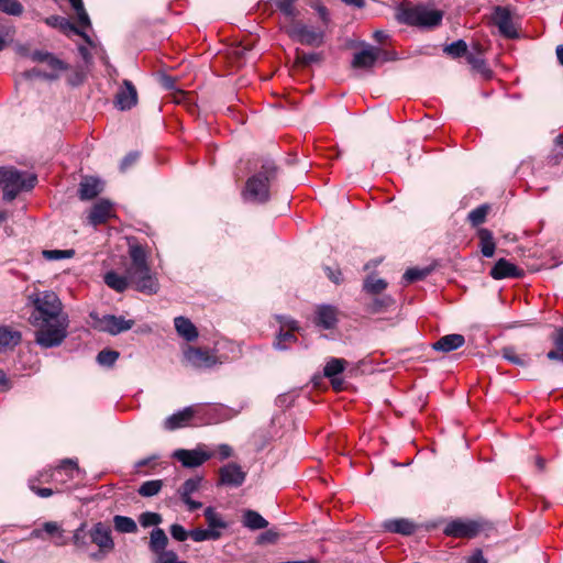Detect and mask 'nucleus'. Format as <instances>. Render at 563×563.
Here are the masks:
<instances>
[{
	"mask_svg": "<svg viewBox=\"0 0 563 563\" xmlns=\"http://www.w3.org/2000/svg\"><path fill=\"white\" fill-rule=\"evenodd\" d=\"M174 324L177 333L188 342L195 341L199 335L196 325L186 317H176Z\"/></svg>",
	"mask_w": 563,
	"mask_h": 563,
	"instance_id": "b1692460",
	"label": "nucleus"
},
{
	"mask_svg": "<svg viewBox=\"0 0 563 563\" xmlns=\"http://www.w3.org/2000/svg\"><path fill=\"white\" fill-rule=\"evenodd\" d=\"M201 481L202 478L198 476L188 478L178 489L180 499L186 504L188 510L190 511L200 509L202 507L200 501L191 499V495L199 489Z\"/></svg>",
	"mask_w": 563,
	"mask_h": 563,
	"instance_id": "f3484780",
	"label": "nucleus"
},
{
	"mask_svg": "<svg viewBox=\"0 0 563 563\" xmlns=\"http://www.w3.org/2000/svg\"><path fill=\"white\" fill-rule=\"evenodd\" d=\"M77 20H78V23L82 27L90 26V19H89L88 13L86 12L85 8L81 9L80 11H77Z\"/></svg>",
	"mask_w": 563,
	"mask_h": 563,
	"instance_id": "0e129e2a",
	"label": "nucleus"
},
{
	"mask_svg": "<svg viewBox=\"0 0 563 563\" xmlns=\"http://www.w3.org/2000/svg\"><path fill=\"white\" fill-rule=\"evenodd\" d=\"M33 311L30 322L36 328L35 342L44 347L59 346L67 336L69 319L63 312V305L53 291H41L30 297Z\"/></svg>",
	"mask_w": 563,
	"mask_h": 563,
	"instance_id": "f257e3e1",
	"label": "nucleus"
},
{
	"mask_svg": "<svg viewBox=\"0 0 563 563\" xmlns=\"http://www.w3.org/2000/svg\"><path fill=\"white\" fill-rule=\"evenodd\" d=\"M285 325H287L289 328V331L280 330V332L278 333V335L276 338V341L274 343L275 347L278 349V350H286V349H288L297 340L295 334L292 333V331L295 329H297L296 322L292 321V320L291 321H285Z\"/></svg>",
	"mask_w": 563,
	"mask_h": 563,
	"instance_id": "cd10ccee",
	"label": "nucleus"
},
{
	"mask_svg": "<svg viewBox=\"0 0 563 563\" xmlns=\"http://www.w3.org/2000/svg\"><path fill=\"white\" fill-rule=\"evenodd\" d=\"M278 168L274 161H262L261 169L251 176L242 192L243 198L251 202L265 203L271 198V185L277 178Z\"/></svg>",
	"mask_w": 563,
	"mask_h": 563,
	"instance_id": "7ed1b4c3",
	"label": "nucleus"
},
{
	"mask_svg": "<svg viewBox=\"0 0 563 563\" xmlns=\"http://www.w3.org/2000/svg\"><path fill=\"white\" fill-rule=\"evenodd\" d=\"M135 289L145 295H155L159 290V283L155 274L144 276L134 285Z\"/></svg>",
	"mask_w": 563,
	"mask_h": 563,
	"instance_id": "c756f323",
	"label": "nucleus"
},
{
	"mask_svg": "<svg viewBox=\"0 0 563 563\" xmlns=\"http://www.w3.org/2000/svg\"><path fill=\"white\" fill-rule=\"evenodd\" d=\"M443 11L428 4L401 5L397 10L398 22L419 29H434L443 20Z\"/></svg>",
	"mask_w": 563,
	"mask_h": 563,
	"instance_id": "20e7f679",
	"label": "nucleus"
},
{
	"mask_svg": "<svg viewBox=\"0 0 563 563\" xmlns=\"http://www.w3.org/2000/svg\"><path fill=\"white\" fill-rule=\"evenodd\" d=\"M183 355L186 365L198 369L211 368L214 365L221 363L218 360V356L207 349L186 345Z\"/></svg>",
	"mask_w": 563,
	"mask_h": 563,
	"instance_id": "6e6552de",
	"label": "nucleus"
},
{
	"mask_svg": "<svg viewBox=\"0 0 563 563\" xmlns=\"http://www.w3.org/2000/svg\"><path fill=\"white\" fill-rule=\"evenodd\" d=\"M43 530H44V533L55 538L54 543L56 545L60 547V545H65L67 543L65 536H64V530L62 529L60 525L57 523L56 521L44 522Z\"/></svg>",
	"mask_w": 563,
	"mask_h": 563,
	"instance_id": "72a5a7b5",
	"label": "nucleus"
},
{
	"mask_svg": "<svg viewBox=\"0 0 563 563\" xmlns=\"http://www.w3.org/2000/svg\"><path fill=\"white\" fill-rule=\"evenodd\" d=\"M387 287L386 280L382 278H374L372 276H368L363 285V288L366 292L372 295L380 294L383 290H385Z\"/></svg>",
	"mask_w": 563,
	"mask_h": 563,
	"instance_id": "79ce46f5",
	"label": "nucleus"
},
{
	"mask_svg": "<svg viewBox=\"0 0 563 563\" xmlns=\"http://www.w3.org/2000/svg\"><path fill=\"white\" fill-rule=\"evenodd\" d=\"M74 254V250H48L43 252L45 258L54 261L62 258H70Z\"/></svg>",
	"mask_w": 563,
	"mask_h": 563,
	"instance_id": "3c124183",
	"label": "nucleus"
},
{
	"mask_svg": "<svg viewBox=\"0 0 563 563\" xmlns=\"http://www.w3.org/2000/svg\"><path fill=\"white\" fill-rule=\"evenodd\" d=\"M3 199L12 201L22 191H29L36 185L37 178L33 174L22 173L16 169L0 168Z\"/></svg>",
	"mask_w": 563,
	"mask_h": 563,
	"instance_id": "39448f33",
	"label": "nucleus"
},
{
	"mask_svg": "<svg viewBox=\"0 0 563 563\" xmlns=\"http://www.w3.org/2000/svg\"><path fill=\"white\" fill-rule=\"evenodd\" d=\"M162 520L163 519L159 514L151 511L142 512L139 517V522L144 528L158 526L162 522Z\"/></svg>",
	"mask_w": 563,
	"mask_h": 563,
	"instance_id": "49530a36",
	"label": "nucleus"
},
{
	"mask_svg": "<svg viewBox=\"0 0 563 563\" xmlns=\"http://www.w3.org/2000/svg\"><path fill=\"white\" fill-rule=\"evenodd\" d=\"M49 52L44 51H34L29 56L33 62L44 63L48 56Z\"/></svg>",
	"mask_w": 563,
	"mask_h": 563,
	"instance_id": "69168bd1",
	"label": "nucleus"
},
{
	"mask_svg": "<svg viewBox=\"0 0 563 563\" xmlns=\"http://www.w3.org/2000/svg\"><path fill=\"white\" fill-rule=\"evenodd\" d=\"M21 341L19 331L10 330L8 327H0V352L12 349Z\"/></svg>",
	"mask_w": 563,
	"mask_h": 563,
	"instance_id": "bb28decb",
	"label": "nucleus"
},
{
	"mask_svg": "<svg viewBox=\"0 0 563 563\" xmlns=\"http://www.w3.org/2000/svg\"><path fill=\"white\" fill-rule=\"evenodd\" d=\"M46 23L52 26H60V27H69L71 31H74L76 34L80 35L86 42L90 43L89 36L80 31L77 26L74 24H70L68 20L65 18L58 16V15H52L46 19Z\"/></svg>",
	"mask_w": 563,
	"mask_h": 563,
	"instance_id": "e433bc0d",
	"label": "nucleus"
},
{
	"mask_svg": "<svg viewBox=\"0 0 563 563\" xmlns=\"http://www.w3.org/2000/svg\"><path fill=\"white\" fill-rule=\"evenodd\" d=\"M169 531L172 537L177 541H185L190 537V532L186 531L185 528L178 523L172 525Z\"/></svg>",
	"mask_w": 563,
	"mask_h": 563,
	"instance_id": "864d4df0",
	"label": "nucleus"
},
{
	"mask_svg": "<svg viewBox=\"0 0 563 563\" xmlns=\"http://www.w3.org/2000/svg\"><path fill=\"white\" fill-rule=\"evenodd\" d=\"M163 487V482L161 479H153L144 482L137 493L143 497H152L157 495Z\"/></svg>",
	"mask_w": 563,
	"mask_h": 563,
	"instance_id": "a19ab883",
	"label": "nucleus"
},
{
	"mask_svg": "<svg viewBox=\"0 0 563 563\" xmlns=\"http://www.w3.org/2000/svg\"><path fill=\"white\" fill-rule=\"evenodd\" d=\"M325 273L328 278L333 282L334 284L339 285L342 283V273L340 269H333L331 267H325Z\"/></svg>",
	"mask_w": 563,
	"mask_h": 563,
	"instance_id": "052dcab7",
	"label": "nucleus"
},
{
	"mask_svg": "<svg viewBox=\"0 0 563 563\" xmlns=\"http://www.w3.org/2000/svg\"><path fill=\"white\" fill-rule=\"evenodd\" d=\"M467 62L476 69H482L483 66H485V63L482 58L475 56L474 54H468L466 56Z\"/></svg>",
	"mask_w": 563,
	"mask_h": 563,
	"instance_id": "338daca9",
	"label": "nucleus"
},
{
	"mask_svg": "<svg viewBox=\"0 0 563 563\" xmlns=\"http://www.w3.org/2000/svg\"><path fill=\"white\" fill-rule=\"evenodd\" d=\"M501 355L505 360L518 366L525 367L528 366L530 363V358L527 354L518 355L515 347L512 346L503 347Z\"/></svg>",
	"mask_w": 563,
	"mask_h": 563,
	"instance_id": "f704fd0d",
	"label": "nucleus"
},
{
	"mask_svg": "<svg viewBox=\"0 0 563 563\" xmlns=\"http://www.w3.org/2000/svg\"><path fill=\"white\" fill-rule=\"evenodd\" d=\"M432 271H433V267H431V266H427V267H422V268L412 267L405 272L402 278L408 284L415 283L418 280L424 279L427 276H429L432 273Z\"/></svg>",
	"mask_w": 563,
	"mask_h": 563,
	"instance_id": "4c0bfd02",
	"label": "nucleus"
},
{
	"mask_svg": "<svg viewBox=\"0 0 563 563\" xmlns=\"http://www.w3.org/2000/svg\"><path fill=\"white\" fill-rule=\"evenodd\" d=\"M551 339L555 347L563 350V327L555 329Z\"/></svg>",
	"mask_w": 563,
	"mask_h": 563,
	"instance_id": "680f3d73",
	"label": "nucleus"
},
{
	"mask_svg": "<svg viewBox=\"0 0 563 563\" xmlns=\"http://www.w3.org/2000/svg\"><path fill=\"white\" fill-rule=\"evenodd\" d=\"M115 106L122 110H130L137 103V91L132 81L124 79L123 85L115 95Z\"/></svg>",
	"mask_w": 563,
	"mask_h": 563,
	"instance_id": "2eb2a0df",
	"label": "nucleus"
},
{
	"mask_svg": "<svg viewBox=\"0 0 563 563\" xmlns=\"http://www.w3.org/2000/svg\"><path fill=\"white\" fill-rule=\"evenodd\" d=\"M103 282L109 288L118 292H123L130 283L128 274L123 276L114 271L107 272L103 276Z\"/></svg>",
	"mask_w": 563,
	"mask_h": 563,
	"instance_id": "393cba45",
	"label": "nucleus"
},
{
	"mask_svg": "<svg viewBox=\"0 0 563 563\" xmlns=\"http://www.w3.org/2000/svg\"><path fill=\"white\" fill-rule=\"evenodd\" d=\"M312 8H314L319 14V18L320 20L322 21V23L324 25H328L329 22H330V14H329V11L328 9L321 4V3H317L316 5H312Z\"/></svg>",
	"mask_w": 563,
	"mask_h": 563,
	"instance_id": "bf43d9fd",
	"label": "nucleus"
},
{
	"mask_svg": "<svg viewBox=\"0 0 563 563\" xmlns=\"http://www.w3.org/2000/svg\"><path fill=\"white\" fill-rule=\"evenodd\" d=\"M489 207L486 205H482L475 209H473L468 216L467 219L471 222L473 227H478L482 223L485 222L487 213H488Z\"/></svg>",
	"mask_w": 563,
	"mask_h": 563,
	"instance_id": "37998d69",
	"label": "nucleus"
},
{
	"mask_svg": "<svg viewBox=\"0 0 563 563\" xmlns=\"http://www.w3.org/2000/svg\"><path fill=\"white\" fill-rule=\"evenodd\" d=\"M26 78L41 77L47 80H55L58 78L57 73H42L41 70L33 68L24 73Z\"/></svg>",
	"mask_w": 563,
	"mask_h": 563,
	"instance_id": "5fc2aeb1",
	"label": "nucleus"
},
{
	"mask_svg": "<svg viewBox=\"0 0 563 563\" xmlns=\"http://www.w3.org/2000/svg\"><path fill=\"white\" fill-rule=\"evenodd\" d=\"M316 323L323 329H332L338 322V310L333 306H320L316 312Z\"/></svg>",
	"mask_w": 563,
	"mask_h": 563,
	"instance_id": "5701e85b",
	"label": "nucleus"
},
{
	"mask_svg": "<svg viewBox=\"0 0 563 563\" xmlns=\"http://www.w3.org/2000/svg\"><path fill=\"white\" fill-rule=\"evenodd\" d=\"M465 344V338L462 334L453 333L441 336L432 344L433 350L449 353L455 351Z\"/></svg>",
	"mask_w": 563,
	"mask_h": 563,
	"instance_id": "4be33fe9",
	"label": "nucleus"
},
{
	"mask_svg": "<svg viewBox=\"0 0 563 563\" xmlns=\"http://www.w3.org/2000/svg\"><path fill=\"white\" fill-rule=\"evenodd\" d=\"M522 274V269L505 258H499L489 272V275L496 280L504 278H517L521 277Z\"/></svg>",
	"mask_w": 563,
	"mask_h": 563,
	"instance_id": "6ab92c4d",
	"label": "nucleus"
},
{
	"mask_svg": "<svg viewBox=\"0 0 563 563\" xmlns=\"http://www.w3.org/2000/svg\"><path fill=\"white\" fill-rule=\"evenodd\" d=\"M297 0H275V4L277 9L287 18H290L291 21L297 16V9L295 8V2Z\"/></svg>",
	"mask_w": 563,
	"mask_h": 563,
	"instance_id": "a18cd8bd",
	"label": "nucleus"
},
{
	"mask_svg": "<svg viewBox=\"0 0 563 563\" xmlns=\"http://www.w3.org/2000/svg\"><path fill=\"white\" fill-rule=\"evenodd\" d=\"M156 559L153 563H186L184 561H180L178 555L174 551H162L157 552Z\"/></svg>",
	"mask_w": 563,
	"mask_h": 563,
	"instance_id": "8fccbe9b",
	"label": "nucleus"
},
{
	"mask_svg": "<svg viewBox=\"0 0 563 563\" xmlns=\"http://www.w3.org/2000/svg\"><path fill=\"white\" fill-rule=\"evenodd\" d=\"M347 362L344 358H331L327 362L323 374L328 378H335L336 375L341 374Z\"/></svg>",
	"mask_w": 563,
	"mask_h": 563,
	"instance_id": "c9c22d12",
	"label": "nucleus"
},
{
	"mask_svg": "<svg viewBox=\"0 0 563 563\" xmlns=\"http://www.w3.org/2000/svg\"><path fill=\"white\" fill-rule=\"evenodd\" d=\"M119 358V352L113 350H102L97 355V362L102 366H112Z\"/></svg>",
	"mask_w": 563,
	"mask_h": 563,
	"instance_id": "09e8293b",
	"label": "nucleus"
},
{
	"mask_svg": "<svg viewBox=\"0 0 563 563\" xmlns=\"http://www.w3.org/2000/svg\"><path fill=\"white\" fill-rule=\"evenodd\" d=\"M243 525L251 530L265 529L268 521L255 510H246L243 514Z\"/></svg>",
	"mask_w": 563,
	"mask_h": 563,
	"instance_id": "2f4dec72",
	"label": "nucleus"
},
{
	"mask_svg": "<svg viewBox=\"0 0 563 563\" xmlns=\"http://www.w3.org/2000/svg\"><path fill=\"white\" fill-rule=\"evenodd\" d=\"M113 526L114 529L120 533H136L137 525L136 522L126 516L115 515L113 517Z\"/></svg>",
	"mask_w": 563,
	"mask_h": 563,
	"instance_id": "473e14b6",
	"label": "nucleus"
},
{
	"mask_svg": "<svg viewBox=\"0 0 563 563\" xmlns=\"http://www.w3.org/2000/svg\"><path fill=\"white\" fill-rule=\"evenodd\" d=\"M481 252L485 257H492L495 253L496 244L493 233L485 228L478 230Z\"/></svg>",
	"mask_w": 563,
	"mask_h": 563,
	"instance_id": "c85d7f7f",
	"label": "nucleus"
},
{
	"mask_svg": "<svg viewBox=\"0 0 563 563\" xmlns=\"http://www.w3.org/2000/svg\"><path fill=\"white\" fill-rule=\"evenodd\" d=\"M101 191V184L96 178H87L80 183L79 198L81 200H90L99 195Z\"/></svg>",
	"mask_w": 563,
	"mask_h": 563,
	"instance_id": "a878e982",
	"label": "nucleus"
},
{
	"mask_svg": "<svg viewBox=\"0 0 563 563\" xmlns=\"http://www.w3.org/2000/svg\"><path fill=\"white\" fill-rule=\"evenodd\" d=\"M79 473L80 468L77 464V461L73 459H65L60 461L59 465L53 471H44L40 476L42 481L46 483L55 482L66 484L67 482L74 479Z\"/></svg>",
	"mask_w": 563,
	"mask_h": 563,
	"instance_id": "1a4fd4ad",
	"label": "nucleus"
},
{
	"mask_svg": "<svg viewBox=\"0 0 563 563\" xmlns=\"http://www.w3.org/2000/svg\"><path fill=\"white\" fill-rule=\"evenodd\" d=\"M211 453L205 452L200 449L187 450L178 449L174 451L173 457L177 460L184 467L195 468L201 466L205 462L210 460Z\"/></svg>",
	"mask_w": 563,
	"mask_h": 563,
	"instance_id": "9b49d317",
	"label": "nucleus"
},
{
	"mask_svg": "<svg viewBox=\"0 0 563 563\" xmlns=\"http://www.w3.org/2000/svg\"><path fill=\"white\" fill-rule=\"evenodd\" d=\"M444 52L453 58L462 57L467 53V44L463 40H457L446 45Z\"/></svg>",
	"mask_w": 563,
	"mask_h": 563,
	"instance_id": "c03bdc74",
	"label": "nucleus"
},
{
	"mask_svg": "<svg viewBox=\"0 0 563 563\" xmlns=\"http://www.w3.org/2000/svg\"><path fill=\"white\" fill-rule=\"evenodd\" d=\"M29 487L32 492H34L37 496L42 498H47L53 495V490L51 488H38L34 484V479L29 482Z\"/></svg>",
	"mask_w": 563,
	"mask_h": 563,
	"instance_id": "13d9d810",
	"label": "nucleus"
},
{
	"mask_svg": "<svg viewBox=\"0 0 563 563\" xmlns=\"http://www.w3.org/2000/svg\"><path fill=\"white\" fill-rule=\"evenodd\" d=\"M494 24L501 35L508 38H516L518 32L512 23L510 11L504 7H496L493 14Z\"/></svg>",
	"mask_w": 563,
	"mask_h": 563,
	"instance_id": "ddd939ff",
	"label": "nucleus"
},
{
	"mask_svg": "<svg viewBox=\"0 0 563 563\" xmlns=\"http://www.w3.org/2000/svg\"><path fill=\"white\" fill-rule=\"evenodd\" d=\"M129 255L131 258V265L126 269L129 282L134 285L137 280L144 276L153 274L147 264V254L145 249L141 244H130Z\"/></svg>",
	"mask_w": 563,
	"mask_h": 563,
	"instance_id": "0eeeda50",
	"label": "nucleus"
},
{
	"mask_svg": "<svg viewBox=\"0 0 563 563\" xmlns=\"http://www.w3.org/2000/svg\"><path fill=\"white\" fill-rule=\"evenodd\" d=\"M288 36L302 45L319 47L324 42V31L320 27L309 26L300 21L292 20L286 27Z\"/></svg>",
	"mask_w": 563,
	"mask_h": 563,
	"instance_id": "423d86ee",
	"label": "nucleus"
},
{
	"mask_svg": "<svg viewBox=\"0 0 563 563\" xmlns=\"http://www.w3.org/2000/svg\"><path fill=\"white\" fill-rule=\"evenodd\" d=\"M205 518L209 529L219 531V529H225L228 527V523L214 511L212 507H207L205 509Z\"/></svg>",
	"mask_w": 563,
	"mask_h": 563,
	"instance_id": "58836bf2",
	"label": "nucleus"
},
{
	"mask_svg": "<svg viewBox=\"0 0 563 563\" xmlns=\"http://www.w3.org/2000/svg\"><path fill=\"white\" fill-rule=\"evenodd\" d=\"M44 63L49 68H52L53 70H56V71H63V70H66L68 68L66 63H64L62 59L57 58L52 53L48 54V56H47L46 60H44Z\"/></svg>",
	"mask_w": 563,
	"mask_h": 563,
	"instance_id": "603ef678",
	"label": "nucleus"
},
{
	"mask_svg": "<svg viewBox=\"0 0 563 563\" xmlns=\"http://www.w3.org/2000/svg\"><path fill=\"white\" fill-rule=\"evenodd\" d=\"M298 59L303 65H310L312 63H317L320 60V55L318 53H302L298 55Z\"/></svg>",
	"mask_w": 563,
	"mask_h": 563,
	"instance_id": "4d7b16f0",
	"label": "nucleus"
},
{
	"mask_svg": "<svg viewBox=\"0 0 563 563\" xmlns=\"http://www.w3.org/2000/svg\"><path fill=\"white\" fill-rule=\"evenodd\" d=\"M547 357L551 361L562 362L563 361V350L555 347L548 352Z\"/></svg>",
	"mask_w": 563,
	"mask_h": 563,
	"instance_id": "774afa93",
	"label": "nucleus"
},
{
	"mask_svg": "<svg viewBox=\"0 0 563 563\" xmlns=\"http://www.w3.org/2000/svg\"><path fill=\"white\" fill-rule=\"evenodd\" d=\"M139 157L137 153H129L121 162V170H125L128 167L133 165Z\"/></svg>",
	"mask_w": 563,
	"mask_h": 563,
	"instance_id": "e2e57ef3",
	"label": "nucleus"
},
{
	"mask_svg": "<svg viewBox=\"0 0 563 563\" xmlns=\"http://www.w3.org/2000/svg\"><path fill=\"white\" fill-rule=\"evenodd\" d=\"M382 48L367 45L360 52H356L352 59L353 68L369 69L379 59Z\"/></svg>",
	"mask_w": 563,
	"mask_h": 563,
	"instance_id": "a211bd4d",
	"label": "nucleus"
},
{
	"mask_svg": "<svg viewBox=\"0 0 563 563\" xmlns=\"http://www.w3.org/2000/svg\"><path fill=\"white\" fill-rule=\"evenodd\" d=\"M0 11L11 15H20L23 7L18 0H0Z\"/></svg>",
	"mask_w": 563,
	"mask_h": 563,
	"instance_id": "de8ad7c7",
	"label": "nucleus"
},
{
	"mask_svg": "<svg viewBox=\"0 0 563 563\" xmlns=\"http://www.w3.org/2000/svg\"><path fill=\"white\" fill-rule=\"evenodd\" d=\"M246 478V473L236 463H228L219 470V485L240 487Z\"/></svg>",
	"mask_w": 563,
	"mask_h": 563,
	"instance_id": "f8f14e48",
	"label": "nucleus"
},
{
	"mask_svg": "<svg viewBox=\"0 0 563 563\" xmlns=\"http://www.w3.org/2000/svg\"><path fill=\"white\" fill-rule=\"evenodd\" d=\"M482 529L483 526L478 521L455 519L445 526L443 532L453 538L472 539L475 538Z\"/></svg>",
	"mask_w": 563,
	"mask_h": 563,
	"instance_id": "9d476101",
	"label": "nucleus"
},
{
	"mask_svg": "<svg viewBox=\"0 0 563 563\" xmlns=\"http://www.w3.org/2000/svg\"><path fill=\"white\" fill-rule=\"evenodd\" d=\"M73 543L81 551H87L90 544H96L98 552L90 554V558L93 560L103 559L115 547L110 526L102 521L96 522L90 529H87L86 523H81L74 531Z\"/></svg>",
	"mask_w": 563,
	"mask_h": 563,
	"instance_id": "f03ea898",
	"label": "nucleus"
},
{
	"mask_svg": "<svg viewBox=\"0 0 563 563\" xmlns=\"http://www.w3.org/2000/svg\"><path fill=\"white\" fill-rule=\"evenodd\" d=\"M168 538L165 531L161 528H154L150 537V550L155 554L166 550Z\"/></svg>",
	"mask_w": 563,
	"mask_h": 563,
	"instance_id": "7c9ffc66",
	"label": "nucleus"
},
{
	"mask_svg": "<svg viewBox=\"0 0 563 563\" xmlns=\"http://www.w3.org/2000/svg\"><path fill=\"white\" fill-rule=\"evenodd\" d=\"M391 302V299L389 297L383 298V299H375L373 303L369 307V311L373 313L382 311L384 308L389 306Z\"/></svg>",
	"mask_w": 563,
	"mask_h": 563,
	"instance_id": "6e6d98bb",
	"label": "nucleus"
},
{
	"mask_svg": "<svg viewBox=\"0 0 563 563\" xmlns=\"http://www.w3.org/2000/svg\"><path fill=\"white\" fill-rule=\"evenodd\" d=\"M112 216V205L107 200L96 202L88 216L91 225L97 227L104 223Z\"/></svg>",
	"mask_w": 563,
	"mask_h": 563,
	"instance_id": "412c9836",
	"label": "nucleus"
},
{
	"mask_svg": "<svg viewBox=\"0 0 563 563\" xmlns=\"http://www.w3.org/2000/svg\"><path fill=\"white\" fill-rule=\"evenodd\" d=\"M197 407L198 406H188L167 417L163 424L164 429L167 431H174L189 426L190 421L197 413Z\"/></svg>",
	"mask_w": 563,
	"mask_h": 563,
	"instance_id": "4468645a",
	"label": "nucleus"
},
{
	"mask_svg": "<svg viewBox=\"0 0 563 563\" xmlns=\"http://www.w3.org/2000/svg\"><path fill=\"white\" fill-rule=\"evenodd\" d=\"M221 537V532L213 529H201L197 528L190 531V538L195 542H202L206 540H218Z\"/></svg>",
	"mask_w": 563,
	"mask_h": 563,
	"instance_id": "ea45409f",
	"label": "nucleus"
},
{
	"mask_svg": "<svg viewBox=\"0 0 563 563\" xmlns=\"http://www.w3.org/2000/svg\"><path fill=\"white\" fill-rule=\"evenodd\" d=\"M385 531L401 536H411L416 532L417 526L407 518L388 519L382 523Z\"/></svg>",
	"mask_w": 563,
	"mask_h": 563,
	"instance_id": "aec40b11",
	"label": "nucleus"
},
{
	"mask_svg": "<svg viewBox=\"0 0 563 563\" xmlns=\"http://www.w3.org/2000/svg\"><path fill=\"white\" fill-rule=\"evenodd\" d=\"M134 325L133 320H126L123 317L113 314L103 316L99 320V329L112 335L130 330Z\"/></svg>",
	"mask_w": 563,
	"mask_h": 563,
	"instance_id": "dca6fc26",
	"label": "nucleus"
}]
</instances>
